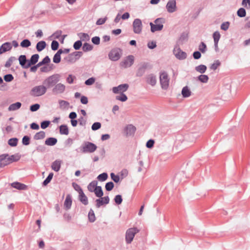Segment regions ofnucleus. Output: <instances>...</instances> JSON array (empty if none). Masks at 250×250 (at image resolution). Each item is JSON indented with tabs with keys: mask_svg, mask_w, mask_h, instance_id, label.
<instances>
[{
	"mask_svg": "<svg viewBox=\"0 0 250 250\" xmlns=\"http://www.w3.org/2000/svg\"><path fill=\"white\" fill-rule=\"evenodd\" d=\"M165 23V19L163 18H158L156 19L154 23L150 22V30L154 33L156 31H159L163 28V24Z\"/></svg>",
	"mask_w": 250,
	"mask_h": 250,
	"instance_id": "f257e3e1",
	"label": "nucleus"
},
{
	"mask_svg": "<svg viewBox=\"0 0 250 250\" xmlns=\"http://www.w3.org/2000/svg\"><path fill=\"white\" fill-rule=\"evenodd\" d=\"M60 80L59 74L52 75L44 80L43 84L47 88L51 87L56 84Z\"/></svg>",
	"mask_w": 250,
	"mask_h": 250,
	"instance_id": "f03ea898",
	"label": "nucleus"
},
{
	"mask_svg": "<svg viewBox=\"0 0 250 250\" xmlns=\"http://www.w3.org/2000/svg\"><path fill=\"white\" fill-rule=\"evenodd\" d=\"M46 87L44 85L36 86L31 89V94L35 97L41 96L46 93Z\"/></svg>",
	"mask_w": 250,
	"mask_h": 250,
	"instance_id": "7ed1b4c3",
	"label": "nucleus"
},
{
	"mask_svg": "<svg viewBox=\"0 0 250 250\" xmlns=\"http://www.w3.org/2000/svg\"><path fill=\"white\" fill-rule=\"evenodd\" d=\"M139 230L137 228L128 229L125 234V241L127 243L130 244L133 240L135 235L139 232Z\"/></svg>",
	"mask_w": 250,
	"mask_h": 250,
	"instance_id": "20e7f679",
	"label": "nucleus"
},
{
	"mask_svg": "<svg viewBox=\"0 0 250 250\" xmlns=\"http://www.w3.org/2000/svg\"><path fill=\"white\" fill-rule=\"evenodd\" d=\"M160 81L163 89H167L169 85V79L166 72H162L160 74Z\"/></svg>",
	"mask_w": 250,
	"mask_h": 250,
	"instance_id": "39448f33",
	"label": "nucleus"
},
{
	"mask_svg": "<svg viewBox=\"0 0 250 250\" xmlns=\"http://www.w3.org/2000/svg\"><path fill=\"white\" fill-rule=\"evenodd\" d=\"M121 55L122 50L119 48H115L111 50L108 54V56L111 61H116L121 58Z\"/></svg>",
	"mask_w": 250,
	"mask_h": 250,
	"instance_id": "423d86ee",
	"label": "nucleus"
},
{
	"mask_svg": "<svg viewBox=\"0 0 250 250\" xmlns=\"http://www.w3.org/2000/svg\"><path fill=\"white\" fill-rule=\"evenodd\" d=\"M97 147V146L93 143L86 142L82 147V151L84 153H92L96 150Z\"/></svg>",
	"mask_w": 250,
	"mask_h": 250,
	"instance_id": "0eeeda50",
	"label": "nucleus"
},
{
	"mask_svg": "<svg viewBox=\"0 0 250 250\" xmlns=\"http://www.w3.org/2000/svg\"><path fill=\"white\" fill-rule=\"evenodd\" d=\"M134 61V57L132 55L127 56L122 62L121 63V65L124 67L127 68L131 66Z\"/></svg>",
	"mask_w": 250,
	"mask_h": 250,
	"instance_id": "6e6552de",
	"label": "nucleus"
},
{
	"mask_svg": "<svg viewBox=\"0 0 250 250\" xmlns=\"http://www.w3.org/2000/svg\"><path fill=\"white\" fill-rule=\"evenodd\" d=\"M133 31L136 34H140L142 30V23L140 19H135L133 23Z\"/></svg>",
	"mask_w": 250,
	"mask_h": 250,
	"instance_id": "1a4fd4ad",
	"label": "nucleus"
},
{
	"mask_svg": "<svg viewBox=\"0 0 250 250\" xmlns=\"http://www.w3.org/2000/svg\"><path fill=\"white\" fill-rule=\"evenodd\" d=\"M128 85L126 83L120 84L117 87H113L112 91L115 94L123 93L128 89Z\"/></svg>",
	"mask_w": 250,
	"mask_h": 250,
	"instance_id": "9d476101",
	"label": "nucleus"
},
{
	"mask_svg": "<svg viewBox=\"0 0 250 250\" xmlns=\"http://www.w3.org/2000/svg\"><path fill=\"white\" fill-rule=\"evenodd\" d=\"M173 53L175 57L178 59L182 60L187 57L186 53L182 51L179 47L174 48Z\"/></svg>",
	"mask_w": 250,
	"mask_h": 250,
	"instance_id": "9b49d317",
	"label": "nucleus"
},
{
	"mask_svg": "<svg viewBox=\"0 0 250 250\" xmlns=\"http://www.w3.org/2000/svg\"><path fill=\"white\" fill-rule=\"evenodd\" d=\"M167 11L169 13H173L176 10L175 0H169L166 5Z\"/></svg>",
	"mask_w": 250,
	"mask_h": 250,
	"instance_id": "f8f14e48",
	"label": "nucleus"
},
{
	"mask_svg": "<svg viewBox=\"0 0 250 250\" xmlns=\"http://www.w3.org/2000/svg\"><path fill=\"white\" fill-rule=\"evenodd\" d=\"M39 55L38 54H34L32 55L29 60L27 61L26 65L25 66V68H29L32 65L35 64L38 61Z\"/></svg>",
	"mask_w": 250,
	"mask_h": 250,
	"instance_id": "ddd939ff",
	"label": "nucleus"
},
{
	"mask_svg": "<svg viewBox=\"0 0 250 250\" xmlns=\"http://www.w3.org/2000/svg\"><path fill=\"white\" fill-rule=\"evenodd\" d=\"M96 200V207L99 208L104 204H107L109 202V198L108 196H105L104 197H100Z\"/></svg>",
	"mask_w": 250,
	"mask_h": 250,
	"instance_id": "4468645a",
	"label": "nucleus"
},
{
	"mask_svg": "<svg viewBox=\"0 0 250 250\" xmlns=\"http://www.w3.org/2000/svg\"><path fill=\"white\" fill-rule=\"evenodd\" d=\"M8 155H2L0 156V167H2L11 163V161L8 158Z\"/></svg>",
	"mask_w": 250,
	"mask_h": 250,
	"instance_id": "2eb2a0df",
	"label": "nucleus"
},
{
	"mask_svg": "<svg viewBox=\"0 0 250 250\" xmlns=\"http://www.w3.org/2000/svg\"><path fill=\"white\" fill-rule=\"evenodd\" d=\"M65 89V86L64 84L61 83H58L55 85L53 89V92L56 94H61L63 93Z\"/></svg>",
	"mask_w": 250,
	"mask_h": 250,
	"instance_id": "dca6fc26",
	"label": "nucleus"
},
{
	"mask_svg": "<svg viewBox=\"0 0 250 250\" xmlns=\"http://www.w3.org/2000/svg\"><path fill=\"white\" fill-rule=\"evenodd\" d=\"M11 49V43L9 42H5L0 47V54H3L6 51H10Z\"/></svg>",
	"mask_w": 250,
	"mask_h": 250,
	"instance_id": "f3484780",
	"label": "nucleus"
},
{
	"mask_svg": "<svg viewBox=\"0 0 250 250\" xmlns=\"http://www.w3.org/2000/svg\"><path fill=\"white\" fill-rule=\"evenodd\" d=\"M79 198L80 201L84 205H87L88 203V198L85 195L83 191L79 193Z\"/></svg>",
	"mask_w": 250,
	"mask_h": 250,
	"instance_id": "a211bd4d",
	"label": "nucleus"
},
{
	"mask_svg": "<svg viewBox=\"0 0 250 250\" xmlns=\"http://www.w3.org/2000/svg\"><path fill=\"white\" fill-rule=\"evenodd\" d=\"M62 163V161L61 160H57L55 161L52 164V165H51L52 169L53 170L57 171V172L59 171V170L61 168Z\"/></svg>",
	"mask_w": 250,
	"mask_h": 250,
	"instance_id": "6ab92c4d",
	"label": "nucleus"
},
{
	"mask_svg": "<svg viewBox=\"0 0 250 250\" xmlns=\"http://www.w3.org/2000/svg\"><path fill=\"white\" fill-rule=\"evenodd\" d=\"M72 203V201L71 196L69 194L67 195L64 202V207L66 209H69L71 208Z\"/></svg>",
	"mask_w": 250,
	"mask_h": 250,
	"instance_id": "aec40b11",
	"label": "nucleus"
},
{
	"mask_svg": "<svg viewBox=\"0 0 250 250\" xmlns=\"http://www.w3.org/2000/svg\"><path fill=\"white\" fill-rule=\"evenodd\" d=\"M181 93L184 98H187L191 95V91L188 86H186L183 88Z\"/></svg>",
	"mask_w": 250,
	"mask_h": 250,
	"instance_id": "412c9836",
	"label": "nucleus"
},
{
	"mask_svg": "<svg viewBox=\"0 0 250 250\" xmlns=\"http://www.w3.org/2000/svg\"><path fill=\"white\" fill-rule=\"evenodd\" d=\"M11 186L14 188L20 190H25L27 188V186H26L25 185L18 182H15L12 183Z\"/></svg>",
	"mask_w": 250,
	"mask_h": 250,
	"instance_id": "4be33fe9",
	"label": "nucleus"
},
{
	"mask_svg": "<svg viewBox=\"0 0 250 250\" xmlns=\"http://www.w3.org/2000/svg\"><path fill=\"white\" fill-rule=\"evenodd\" d=\"M147 83L151 85H154L157 82L156 77L151 74L147 76L146 78Z\"/></svg>",
	"mask_w": 250,
	"mask_h": 250,
	"instance_id": "5701e85b",
	"label": "nucleus"
},
{
	"mask_svg": "<svg viewBox=\"0 0 250 250\" xmlns=\"http://www.w3.org/2000/svg\"><path fill=\"white\" fill-rule=\"evenodd\" d=\"M57 142V140L55 138H48L45 141V144L47 146H52L55 145Z\"/></svg>",
	"mask_w": 250,
	"mask_h": 250,
	"instance_id": "b1692460",
	"label": "nucleus"
},
{
	"mask_svg": "<svg viewBox=\"0 0 250 250\" xmlns=\"http://www.w3.org/2000/svg\"><path fill=\"white\" fill-rule=\"evenodd\" d=\"M21 104L20 102L11 104L8 107L9 111H14L19 109L21 107Z\"/></svg>",
	"mask_w": 250,
	"mask_h": 250,
	"instance_id": "393cba45",
	"label": "nucleus"
},
{
	"mask_svg": "<svg viewBox=\"0 0 250 250\" xmlns=\"http://www.w3.org/2000/svg\"><path fill=\"white\" fill-rule=\"evenodd\" d=\"M62 54V49H59L53 57V62L55 63H59L61 61V54Z\"/></svg>",
	"mask_w": 250,
	"mask_h": 250,
	"instance_id": "a878e982",
	"label": "nucleus"
},
{
	"mask_svg": "<svg viewBox=\"0 0 250 250\" xmlns=\"http://www.w3.org/2000/svg\"><path fill=\"white\" fill-rule=\"evenodd\" d=\"M45 136V133L43 131H41L35 134L34 136L35 140H41L43 139Z\"/></svg>",
	"mask_w": 250,
	"mask_h": 250,
	"instance_id": "bb28decb",
	"label": "nucleus"
},
{
	"mask_svg": "<svg viewBox=\"0 0 250 250\" xmlns=\"http://www.w3.org/2000/svg\"><path fill=\"white\" fill-rule=\"evenodd\" d=\"M97 182L96 181H92L87 186L88 190L90 192H94L97 187Z\"/></svg>",
	"mask_w": 250,
	"mask_h": 250,
	"instance_id": "cd10ccee",
	"label": "nucleus"
},
{
	"mask_svg": "<svg viewBox=\"0 0 250 250\" xmlns=\"http://www.w3.org/2000/svg\"><path fill=\"white\" fill-rule=\"evenodd\" d=\"M60 108L62 109H65L68 108L69 103L64 100H60L59 101Z\"/></svg>",
	"mask_w": 250,
	"mask_h": 250,
	"instance_id": "c85d7f7f",
	"label": "nucleus"
},
{
	"mask_svg": "<svg viewBox=\"0 0 250 250\" xmlns=\"http://www.w3.org/2000/svg\"><path fill=\"white\" fill-rule=\"evenodd\" d=\"M46 43L44 41H40L38 42L36 45V48L38 51H41L46 47Z\"/></svg>",
	"mask_w": 250,
	"mask_h": 250,
	"instance_id": "c756f323",
	"label": "nucleus"
},
{
	"mask_svg": "<svg viewBox=\"0 0 250 250\" xmlns=\"http://www.w3.org/2000/svg\"><path fill=\"white\" fill-rule=\"evenodd\" d=\"M220 34L218 31H215L213 34L214 44L216 47H217L218 42L220 38Z\"/></svg>",
	"mask_w": 250,
	"mask_h": 250,
	"instance_id": "7c9ffc66",
	"label": "nucleus"
},
{
	"mask_svg": "<svg viewBox=\"0 0 250 250\" xmlns=\"http://www.w3.org/2000/svg\"><path fill=\"white\" fill-rule=\"evenodd\" d=\"M60 132L61 134L68 135L69 130L67 126L66 125H62L60 127Z\"/></svg>",
	"mask_w": 250,
	"mask_h": 250,
	"instance_id": "2f4dec72",
	"label": "nucleus"
},
{
	"mask_svg": "<svg viewBox=\"0 0 250 250\" xmlns=\"http://www.w3.org/2000/svg\"><path fill=\"white\" fill-rule=\"evenodd\" d=\"M20 64L25 68V66L26 65L27 61L25 55H21L19 58Z\"/></svg>",
	"mask_w": 250,
	"mask_h": 250,
	"instance_id": "473e14b6",
	"label": "nucleus"
},
{
	"mask_svg": "<svg viewBox=\"0 0 250 250\" xmlns=\"http://www.w3.org/2000/svg\"><path fill=\"white\" fill-rule=\"evenodd\" d=\"M94 192L96 196L98 197H101L103 195V192L100 186H97Z\"/></svg>",
	"mask_w": 250,
	"mask_h": 250,
	"instance_id": "72a5a7b5",
	"label": "nucleus"
},
{
	"mask_svg": "<svg viewBox=\"0 0 250 250\" xmlns=\"http://www.w3.org/2000/svg\"><path fill=\"white\" fill-rule=\"evenodd\" d=\"M20 45L22 47L26 48L31 45V42L29 40L25 39L21 42Z\"/></svg>",
	"mask_w": 250,
	"mask_h": 250,
	"instance_id": "f704fd0d",
	"label": "nucleus"
},
{
	"mask_svg": "<svg viewBox=\"0 0 250 250\" xmlns=\"http://www.w3.org/2000/svg\"><path fill=\"white\" fill-rule=\"evenodd\" d=\"M120 95L116 96V99L122 102H125L127 100V96L124 93H121Z\"/></svg>",
	"mask_w": 250,
	"mask_h": 250,
	"instance_id": "c9c22d12",
	"label": "nucleus"
},
{
	"mask_svg": "<svg viewBox=\"0 0 250 250\" xmlns=\"http://www.w3.org/2000/svg\"><path fill=\"white\" fill-rule=\"evenodd\" d=\"M207 70V67L205 65H200L196 67V70L201 73H204Z\"/></svg>",
	"mask_w": 250,
	"mask_h": 250,
	"instance_id": "e433bc0d",
	"label": "nucleus"
},
{
	"mask_svg": "<svg viewBox=\"0 0 250 250\" xmlns=\"http://www.w3.org/2000/svg\"><path fill=\"white\" fill-rule=\"evenodd\" d=\"M65 60L69 62H74L77 60V58L75 57L74 54H70L65 58Z\"/></svg>",
	"mask_w": 250,
	"mask_h": 250,
	"instance_id": "4c0bfd02",
	"label": "nucleus"
},
{
	"mask_svg": "<svg viewBox=\"0 0 250 250\" xmlns=\"http://www.w3.org/2000/svg\"><path fill=\"white\" fill-rule=\"evenodd\" d=\"M198 80L202 83H207L208 80V77L206 75H201L198 77Z\"/></svg>",
	"mask_w": 250,
	"mask_h": 250,
	"instance_id": "58836bf2",
	"label": "nucleus"
},
{
	"mask_svg": "<svg viewBox=\"0 0 250 250\" xmlns=\"http://www.w3.org/2000/svg\"><path fill=\"white\" fill-rule=\"evenodd\" d=\"M16 59L15 57H11L6 62L5 66L6 67H9L11 66L14 61H16Z\"/></svg>",
	"mask_w": 250,
	"mask_h": 250,
	"instance_id": "ea45409f",
	"label": "nucleus"
},
{
	"mask_svg": "<svg viewBox=\"0 0 250 250\" xmlns=\"http://www.w3.org/2000/svg\"><path fill=\"white\" fill-rule=\"evenodd\" d=\"M18 139L17 138H12L9 140L8 144L10 146H15L17 145Z\"/></svg>",
	"mask_w": 250,
	"mask_h": 250,
	"instance_id": "a19ab883",
	"label": "nucleus"
},
{
	"mask_svg": "<svg viewBox=\"0 0 250 250\" xmlns=\"http://www.w3.org/2000/svg\"><path fill=\"white\" fill-rule=\"evenodd\" d=\"M107 174L106 173H103L102 174H100L97 178L100 181H104L106 180L107 178Z\"/></svg>",
	"mask_w": 250,
	"mask_h": 250,
	"instance_id": "79ce46f5",
	"label": "nucleus"
},
{
	"mask_svg": "<svg viewBox=\"0 0 250 250\" xmlns=\"http://www.w3.org/2000/svg\"><path fill=\"white\" fill-rule=\"evenodd\" d=\"M53 176V173H50L46 179L43 181V184L44 186L47 185L51 180Z\"/></svg>",
	"mask_w": 250,
	"mask_h": 250,
	"instance_id": "37998d69",
	"label": "nucleus"
},
{
	"mask_svg": "<svg viewBox=\"0 0 250 250\" xmlns=\"http://www.w3.org/2000/svg\"><path fill=\"white\" fill-rule=\"evenodd\" d=\"M221 64V63L219 60H216L211 65L210 69L215 70H216L218 66H219Z\"/></svg>",
	"mask_w": 250,
	"mask_h": 250,
	"instance_id": "c03bdc74",
	"label": "nucleus"
},
{
	"mask_svg": "<svg viewBox=\"0 0 250 250\" xmlns=\"http://www.w3.org/2000/svg\"><path fill=\"white\" fill-rule=\"evenodd\" d=\"M92 48V46L87 43H85L83 46V49L84 51L91 50Z\"/></svg>",
	"mask_w": 250,
	"mask_h": 250,
	"instance_id": "a18cd8bd",
	"label": "nucleus"
},
{
	"mask_svg": "<svg viewBox=\"0 0 250 250\" xmlns=\"http://www.w3.org/2000/svg\"><path fill=\"white\" fill-rule=\"evenodd\" d=\"M237 15L240 17H244L246 16V11L243 8H241L237 11Z\"/></svg>",
	"mask_w": 250,
	"mask_h": 250,
	"instance_id": "49530a36",
	"label": "nucleus"
},
{
	"mask_svg": "<svg viewBox=\"0 0 250 250\" xmlns=\"http://www.w3.org/2000/svg\"><path fill=\"white\" fill-rule=\"evenodd\" d=\"M114 201L116 204L120 205L123 201L122 196L120 195H116L115 197Z\"/></svg>",
	"mask_w": 250,
	"mask_h": 250,
	"instance_id": "de8ad7c7",
	"label": "nucleus"
},
{
	"mask_svg": "<svg viewBox=\"0 0 250 250\" xmlns=\"http://www.w3.org/2000/svg\"><path fill=\"white\" fill-rule=\"evenodd\" d=\"M52 69V68L51 66L47 65L41 68L40 70L42 72H48Z\"/></svg>",
	"mask_w": 250,
	"mask_h": 250,
	"instance_id": "09e8293b",
	"label": "nucleus"
},
{
	"mask_svg": "<svg viewBox=\"0 0 250 250\" xmlns=\"http://www.w3.org/2000/svg\"><path fill=\"white\" fill-rule=\"evenodd\" d=\"M88 218L90 221L94 222L95 220V214L92 210H90L88 213Z\"/></svg>",
	"mask_w": 250,
	"mask_h": 250,
	"instance_id": "8fccbe9b",
	"label": "nucleus"
},
{
	"mask_svg": "<svg viewBox=\"0 0 250 250\" xmlns=\"http://www.w3.org/2000/svg\"><path fill=\"white\" fill-rule=\"evenodd\" d=\"M114 187V184L112 182H108L106 184L105 188L106 190L110 191Z\"/></svg>",
	"mask_w": 250,
	"mask_h": 250,
	"instance_id": "3c124183",
	"label": "nucleus"
},
{
	"mask_svg": "<svg viewBox=\"0 0 250 250\" xmlns=\"http://www.w3.org/2000/svg\"><path fill=\"white\" fill-rule=\"evenodd\" d=\"M95 82V78L91 77L85 82V84L87 85H91L93 84Z\"/></svg>",
	"mask_w": 250,
	"mask_h": 250,
	"instance_id": "603ef678",
	"label": "nucleus"
},
{
	"mask_svg": "<svg viewBox=\"0 0 250 250\" xmlns=\"http://www.w3.org/2000/svg\"><path fill=\"white\" fill-rule=\"evenodd\" d=\"M22 143L24 145H28L30 143L29 137L27 136H24L22 140Z\"/></svg>",
	"mask_w": 250,
	"mask_h": 250,
	"instance_id": "864d4df0",
	"label": "nucleus"
},
{
	"mask_svg": "<svg viewBox=\"0 0 250 250\" xmlns=\"http://www.w3.org/2000/svg\"><path fill=\"white\" fill-rule=\"evenodd\" d=\"M59 47V43L56 41H53L51 43V48L53 50H56Z\"/></svg>",
	"mask_w": 250,
	"mask_h": 250,
	"instance_id": "5fc2aeb1",
	"label": "nucleus"
},
{
	"mask_svg": "<svg viewBox=\"0 0 250 250\" xmlns=\"http://www.w3.org/2000/svg\"><path fill=\"white\" fill-rule=\"evenodd\" d=\"M101 127V123L99 122L94 123L92 125V129L93 130H96Z\"/></svg>",
	"mask_w": 250,
	"mask_h": 250,
	"instance_id": "6e6d98bb",
	"label": "nucleus"
},
{
	"mask_svg": "<svg viewBox=\"0 0 250 250\" xmlns=\"http://www.w3.org/2000/svg\"><path fill=\"white\" fill-rule=\"evenodd\" d=\"M40 105L39 104H34L33 105H32L30 107V109L31 111L34 112L38 110L40 108Z\"/></svg>",
	"mask_w": 250,
	"mask_h": 250,
	"instance_id": "4d7b16f0",
	"label": "nucleus"
},
{
	"mask_svg": "<svg viewBox=\"0 0 250 250\" xmlns=\"http://www.w3.org/2000/svg\"><path fill=\"white\" fill-rule=\"evenodd\" d=\"M13 79L14 77L11 74H7L4 76V80L7 82H11Z\"/></svg>",
	"mask_w": 250,
	"mask_h": 250,
	"instance_id": "13d9d810",
	"label": "nucleus"
},
{
	"mask_svg": "<svg viewBox=\"0 0 250 250\" xmlns=\"http://www.w3.org/2000/svg\"><path fill=\"white\" fill-rule=\"evenodd\" d=\"M229 26V22H223L221 25V29L224 31H226L228 29Z\"/></svg>",
	"mask_w": 250,
	"mask_h": 250,
	"instance_id": "bf43d9fd",
	"label": "nucleus"
},
{
	"mask_svg": "<svg viewBox=\"0 0 250 250\" xmlns=\"http://www.w3.org/2000/svg\"><path fill=\"white\" fill-rule=\"evenodd\" d=\"M111 179L116 183H118L120 181V177L119 176L114 174L113 173L110 174Z\"/></svg>",
	"mask_w": 250,
	"mask_h": 250,
	"instance_id": "052dcab7",
	"label": "nucleus"
},
{
	"mask_svg": "<svg viewBox=\"0 0 250 250\" xmlns=\"http://www.w3.org/2000/svg\"><path fill=\"white\" fill-rule=\"evenodd\" d=\"M82 45V42L80 41H78L74 43L73 47L75 48V49L78 50L80 48Z\"/></svg>",
	"mask_w": 250,
	"mask_h": 250,
	"instance_id": "680f3d73",
	"label": "nucleus"
},
{
	"mask_svg": "<svg viewBox=\"0 0 250 250\" xmlns=\"http://www.w3.org/2000/svg\"><path fill=\"white\" fill-rule=\"evenodd\" d=\"M8 158L9 160L11 161V163L13 162L17 161L19 160L20 157L18 156L12 155L11 156H8Z\"/></svg>",
	"mask_w": 250,
	"mask_h": 250,
	"instance_id": "e2e57ef3",
	"label": "nucleus"
},
{
	"mask_svg": "<svg viewBox=\"0 0 250 250\" xmlns=\"http://www.w3.org/2000/svg\"><path fill=\"white\" fill-rule=\"evenodd\" d=\"M199 50L202 52L204 53L206 50V45L203 42H202L199 47Z\"/></svg>",
	"mask_w": 250,
	"mask_h": 250,
	"instance_id": "0e129e2a",
	"label": "nucleus"
},
{
	"mask_svg": "<svg viewBox=\"0 0 250 250\" xmlns=\"http://www.w3.org/2000/svg\"><path fill=\"white\" fill-rule=\"evenodd\" d=\"M50 124L49 121H43L41 123V126L42 129L47 128Z\"/></svg>",
	"mask_w": 250,
	"mask_h": 250,
	"instance_id": "69168bd1",
	"label": "nucleus"
},
{
	"mask_svg": "<svg viewBox=\"0 0 250 250\" xmlns=\"http://www.w3.org/2000/svg\"><path fill=\"white\" fill-rule=\"evenodd\" d=\"M106 19L107 18L106 17L104 18H100L97 20L96 24L97 25H102L105 22Z\"/></svg>",
	"mask_w": 250,
	"mask_h": 250,
	"instance_id": "338daca9",
	"label": "nucleus"
},
{
	"mask_svg": "<svg viewBox=\"0 0 250 250\" xmlns=\"http://www.w3.org/2000/svg\"><path fill=\"white\" fill-rule=\"evenodd\" d=\"M242 5L248 8H250V0H243Z\"/></svg>",
	"mask_w": 250,
	"mask_h": 250,
	"instance_id": "774afa93",
	"label": "nucleus"
}]
</instances>
